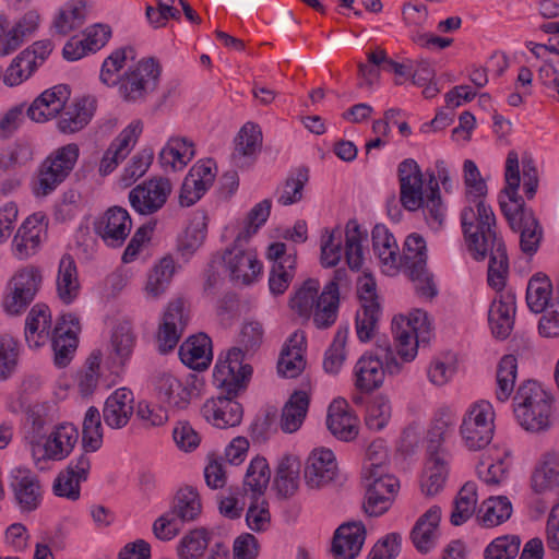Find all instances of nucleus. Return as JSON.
<instances>
[{
    "label": "nucleus",
    "instance_id": "nucleus-1",
    "mask_svg": "<svg viewBox=\"0 0 559 559\" xmlns=\"http://www.w3.org/2000/svg\"><path fill=\"white\" fill-rule=\"evenodd\" d=\"M392 332L394 349H382L383 357L367 352L356 361L353 377L357 390L372 392L383 384L385 372L399 374L404 364L417 357L419 343L429 340L431 323L426 311L414 309L407 316L400 314L393 319Z\"/></svg>",
    "mask_w": 559,
    "mask_h": 559
},
{
    "label": "nucleus",
    "instance_id": "nucleus-2",
    "mask_svg": "<svg viewBox=\"0 0 559 559\" xmlns=\"http://www.w3.org/2000/svg\"><path fill=\"white\" fill-rule=\"evenodd\" d=\"M270 212V200L265 199L257 203L240 224L233 246L225 250L223 263L231 281L251 284L260 275L262 264L258 260L257 252L251 249H245L243 245L265 224Z\"/></svg>",
    "mask_w": 559,
    "mask_h": 559
},
{
    "label": "nucleus",
    "instance_id": "nucleus-3",
    "mask_svg": "<svg viewBox=\"0 0 559 559\" xmlns=\"http://www.w3.org/2000/svg\"><path fill=\"white\" fill-rule=\"evenodd\" d=\"M361 478L366 488V513L382 515L391 508L400 489L399 479L389 472L388 451L382 441H374L368 447Z\"/></svg>",
    "mask_w": 559,
    "mask_h": 559
},
{
    "label": "nucleus",
    "instance_id": "nucleus-4",
    "mask_svg": "<svg viewBox=\"0 0 559 559\" xmlns=\"http://www.w3.org/2000/svg\"><path fill=\"white\" fill-rule=\"evenodd\" d=\"M342 271L335 273V278L329 282L319 295L320 282L317 278H308L298 286L288 300V308L293 314L310 320L318 329H328L333 325L337 318L340 292L337 281Z\"/></svg>",
    "mask_w": 559,
    "mask_h": 559
},
{
    "label": "nucleus",
    "instance_id": "nucleus-5",
    "mask_svg": "<svg viewBox=\"0 0 559 559\" xmlns=\"http://www.w3.org/2000/svg\"><path fill=\"white\" fill-rule=\"evenodd\" d=\"M400 183V201L409 212L423 210L427 224L439 228L445 219V206L441 201L438 181L429 182L425 194L424 178L419 165L413 158L404 159L397 168Z\"/></svg>",
    "mask_w": 559,
    "mask_h": 559
},
{
    "label": "nucleus",
    "instance_id": "nucleus-6",
    "mask_svg": "<svg viewBox=\"0 0 559 559\" xmlns=\"http://www.w3.org/2000/svg\"><path fill=\"white\" fill-rule=\"evenodd\" d=\"M516 421L527 431H545L551 426L552 395L539 382L526 380L513 396Z\"/></svg>",
    "mask_w": 559,
    "mask_h": 559
},
{
    "label": "nucleus",
    "instance_id": "nucleus-7",
    "mask_svg": "<svg viewBox=\"0 0 559 559\" xmlns=\"http://www.w3.org/2000/svg\"><path fill=\"white\" fill-rule=\"evenodd\" d=\"M468 249L476 260H484L489 247L501 240L496 233V217L485 199L466 201L461 213Z\"/></svg>",
    "mask_w": 559,
    "mask_h": 559
},
{
    "label": "nucleus",
    "instance_id": "nucleus-8",
    "mask_svg": "<svg viewBox=\"0 0 559 559\" xmlns=\"http://www.w3.org/2000/svg\"><path fill=\"white\" fill-rule=\"evenodd\" d=\"M427 243L425 238L413 233L404 241L403 252L399 254V270L413 282L417 295L431 299L438 294L433 276L427 269Z\"/></svg>",
    "mask_w": 559,
    "mask_h": 559
},
{
    "label": "nucleus",
    "instance_id": "nucleus-9",
    "mask_svg": "<svg viewBox=\"0 0 559 559\" xmlns=\"http://www.w3.org/2000/svg\"><path fill=\"white\" fill-rule=\"evenodd\" d=\"M495 419L496 412L489 401L479 400L469 404L459 427L463 445L469 451L486 448L493 438Z\"/></svg>",
    "mask_w": 559,
    "mask_h": 559
},
{
    "label": "nucleus",
    "instance_id": "nucleus-10",
    "mask_svg": "<svg viewBox=\"0 0 559 559\" xmlns=\"http://www.w3.org/2000/svg\"><path fill=\"white\" fill-rule=\"evenodd\" d=\"M80 156L79 145L69 143L51 152L41 163L33 192L46 197L62 183L73 170Z\"/></svg>",
    "mask_w": 559,
    "mask_h": 559
},
{
    "label": "nucleus",
    "instance_id": "nucleus-11",
    "mask_svg": "<svg viewBox=\"0 0 559 559\" xmlns=\"http://www.w3.org/2000/svg\"><path fill=\"white\" fill-rule=\"evenodd\" d=\"M159 64L154 59H144L124 71L117 84L119 96L127 103H142L158 86Z\"/></svg>",
    "mask_w": 559,
    "mask_h": 559
},
{
    "label": "nucleus",
    "instance_id": "nucleus-12",
    "mask_svg": "<svg viewBox=\"0 0 559 559\" xmlns=\"http://www.w3.org/2000/svg\"><path fill=\"white\" fill-rule=\"evenodd\" d=\"M243 359V350L240 347H233L227 352L225 359L219 358L214 367V383L228 395H237L250 381L252 367L245 364Z\"/></svg>",
    "mask_w": 559,
    "mask_h": 559
},
{
    "label": "nucleus",
    "instance_id": "nucleus-13",
    "mask_svg": "<svg viewBox=\"0 0 559 559\" xmlns=\"http://www.w3.org/2000/svg\"><path fill=\"white\" fill-rule=\"evenodd\" d=\"M41 282L35 267L20 270L8 283L2 307L9 314L23 312L33 301Z\"/></svg>",
    "mask_w": 559,
    "mask_h": 559
},
{
    "label": "nucleus",
    "instance_id": "nucleus-14",
    "mask_svg": "<svg viewBox=\"0 0 559 559\" xmlns=\"http://www.w3.org/2000/svg\"><path fill=\"white\" fill-rule=\"evenodd\" d=\"M79 440V430L73 424L63 423L55 427L40 448L35 451L34 463L39 469L45 468L47 461L66 459Z\"/></svg>",
    "mask_w": 559,
    "mask_h": 559
},
{
    "label": "nucleus",
    "instance_id": "nucleus-15",
    "mask_svg": "<svg viewBox=\"0 0 559 559\" xmlns=\"http://www.w3.org/2000/svg\"><path fill=\"white\" fill-rule=\"evenodd\" d=\"M173 191L168 178L154 177L138 185L129 193L131 206L142 215H151L159 211Z\"/></svg>",
    "mask_w": 559,
    "mask_h": 559
},
{
    "label": "nucleus",
    "instance_id": "nucleus-16",
    "mask_svg": "<svg viewBox=\"0 0 559 559\" xmlns=\"http://www.w3.org/2000/svg\"><path fill=\"white\" fill-rule=\"evenodd\" d=\"M307 337L301 330L294 331L282 346V378L300 379V386L307 381L308 390H310V381L305 370L307 367L306 359Z\"/></svg>",
    "mask_w": 559,
    "mask_h": 559
},
{
    "label": "nucleus",
    "instance_id": "nucleus-17",
    "mask_svg": "<svg viewBox=\"0 0 559 559\" xmlns=\"http://www.w3.org/2000/svg\"><path fill=\"white\" fill-rule=\"evenodd\" d=\"M338 473L335 454L332 450L314 448L305 465V483L311 489H321L335 480Z\"/></svg>",
    "mask_w": 559,
    "mask_h": 559
},
{
    "label": "nucleus",
    "instance_id": "nucleus-18",
    "mask_svg": "<svg viewBox=\"0 0 559 559\" xmlns=\"http://www.w3.org/2000/svg\"><path fill=\"white\" fill-rule=\"evenodd\" d=\"M143 131V124L140 120L131 121L112 140L105 151L98 171L102 176L111 174L118 165L131 153Z\"/></svg>",
    "mask_w": 559,
    "mask_h": 559
},
{
    "label": "nucleus",
    "instance_id": "nucleus-19",
    "mask_svg": "<svg viewBox=\"0 0 559 559\" xmlns=\"http://www.w3.org/2000/svg\"><path fill=\"white\" fill-rule=\"evenodd\" d=\"M80 330L79 319L72 313H64L58 320L51 334L55 364L58 367H66L73 358Z\"/></svg>",
    "mask_w": 559,
    "mask_h": 559
},
{
    "label": "nucleus",
    "instance_id": "nucleus-20",
    "mask_svg": "<svg viewBox=\"0 0 559 559\" xmlns=\"http://www.w3.org/2000/svg\"><path fill=\"white\" fill-rule=\"evenodd\" d=\"M187 323L188 316L183 301L181 299L170 301L163 314L157 334L158 350L162 354H166L177 346Z\"/></svg>",
    "mask_w": 559,
    "mask_h": 559
},
{
    "label": "nucleus",
    "instance_id": "nucleus-21",
    "mask_svg": "<svg viewBox=\"0 0 559 559\" xmlns=\"http://www.w3.org/2000/svg\"><path fill=\"white\" fill-rule=\"evenodd\" d=\"M48 219L45 213L29 215L17 229L13 239V250L19 259H26L36 253L46 237Z\"/></svg>",
    "mask_w": 559,
    "mask_h": 559
},
{
    "label": "nucleus",
    "instance_id": "nucleus-22",
    "mask_svg": "<svg viewBox=\"0 0 559 559\" xmlns=\"http://www.w3.org/2000/svg\"><path fill=\"white\" fill-rule=\"evenodd\" d=\"M10 488L22 511L36 510L43 499L38 477L26 467H15L10 473Z\"/></svg>",
    "mask_w": 559,
    "mask_h": 559
},
{
    "label": "nucleus",
    "instance_id": "nucleus-23",
    "mask_svg": "<svg viewBox=\"0 0 559 559\" xmlns=\"http://www.w3.org/2000/svg\"><path fill=\"white\" fill-rule=\"evenodd\" d=\"M96 233L109 247L123 245L132 229V221L126 209L114 206L108 209L95 225Z\"/></svg>",
    "mask_w": 559,
    "mask_h": 559
},
{
    "label": "nucleus",
    "instance_id": "nucleus-24",
    "mask_svg": "<svg viewBox=\"0 0 559 559\" xmlns=\"http://www.w3.org/2000/svg\"><path fill=\"white\" fill-rule=\"evenodd\" d=\"M204 419L219 429L240 425L243 417L242 405L230 396L209 399L201 408Z\"/></svg>",
    "mask_w": 559,
    "mask_h": 559
},
{
    "label": "nucleus",
    "instance_id": "nucleus-25",
    "mask_svg": "<svg viewBox=\"0 0 559 559\" xmlns=\"http://www.w3.org/2000/svg\"><path fill=\"white\" fill-rule=\"evenodd\" d=\"M366 539V527L361 522H347L340 525L333 536L334 559H355Z\"/></svg>",
    "mask_w": 559,
    "mask_h": 559
},
{
    "label": "nucleus",
    "instance_id": "nucleus-26",
    "mask_svg": "<svg viewBox=\"0 0 559 559\" xmlns=\"http://www.w3.org/2000/svg\"><path fill=\"white\" fill-rule=\"evenodd\" d=\"M326 426L336 439L345 442L354 440L359 431V420L344 399H336L330 404Z\"/></svg>",
    "mask_w": 559,
    "mask_h": 559
},
{
    "label": "nucleus",
    "instance_id": "nucleus-27",
    "mask_svg": "<svg viewBox=\"0 0 559 559\" xmlns=\"http://www.w3.org/2000/svg\"><path fill=\"white\" fill-rule=\"evenodd\" d=\"M515 295L511 290L497 295L488 311V322L497 338H507L514 324Z\"/></svg>",
    "mask_w": 559,
    "mask_h": 559
},
{
    "label": "nucleus",
    "instance_id": "nucleus-28",
    "mask_svg": "<svg viewBox=\"0 0 559 559\" xmlns=\"http://www.w3.org/2000/svg\"><path fill=\"white\" fill-rule=\"evenodd\" d=\"M134 413V395L127 388L115 390L105 401L103 418L111 429H121L128 425Z\"/></svg>",
    "mask_w": 559,
    "mask_h": 559
},
{
    "label": "nucleus",
    "instance_id": "nucleus-29",
    "mask_svg": "<svg viewBox=\"0 0 559 559\" xmlns=\"http://www.w3.org/2000/svg\"><path fill=\"white\" fill-rule=\"evenodd\" d=\"M154 389L157 400L166 408L183 409L190 403L191 390L171 373H158Z\"/></svg>",
    "mask_w": 559,
    "mask_h": 559
},
{
    "label": "nucleus",
    "instance_id": "nucleus-30",
    "mask_svg": "<svg viewBox=\"0 0 559 559\" xmlns=\"http://www.w3.org/2000/svg\"><path fill=\"white\" fill-rule=\"evenodd\" d=\"M70 97L68 85H56L43 92L28 107L27 116L36 122H44L56 117L64 107Z\"/></svg>",
    "mask_w": 559,
    "mask_h": 559
},
{
    "label": "nucleus",
    "instance_id": "nucleus-31",
    "mask_svg": "<svg viewBox=\"0 0 559 559\" xmlns=\"http://www.w3.org/2000/svg\"><path fill=\"white\" fill-rule=\"evenodd\" d=\"M111 37V28L105 24H94L84 32L83 39L72 38L63 47V57L75 61L87 52H95L103 48Z\"/></svg>",
    "mask_w": 559,
    "mask_h": 559
},
{
    "label": "nucleus",
    "instance_id": "nucleus-32",
    "mask_svg": "<svg viewBox=\"0 0 559 559\" xmlns=\"http://www.w3.org/2000/svg\"><path fill=\"white\" fill-rule=\"evenodd\" d=\"M195 156L191 139L181 135L170 136L158 154V162L166 171L182 170Z\"/></svg>",
    "mask_w": 559,
    "mask_h": 559
},
{
    "label": "nucleus",
    "instance_id": "nucleus-33",
    "mask_svg": "<svg viewBox=\"0 0 559 559\" xmlns=\"http://www.w3.org/2000/svg\"><path fill=\"white\" fill-rule=\"evenodd\" d=\"M372 249L380 261L382 272L393 276L399 272V246L384 225H376L371 231Z\"/></svg>",
    "mask_w": 559,
    "mask_h": 559
},
{
    "label": "nucleus",
    "instance_id": "nucleus-34",
    "mask_svg": "<svg viewBox=\"0 0 559 559\" xmlns=\"http://www.w3.org/2000/svg\"><path fill=\"white\" fill-rule=\"evenodd\" d=\"M309 402L308 383L305 381L304 388L294 390L282 407V432L294 433L301 428Z\"/></svg>",
    "mask_w": 559,
    "mask_h": 559
},
{
    "label": "nucleus",
    "instance_id": "nucleus-35",
    "mask_svg": "<svg viewBox=\"0 0 559 559\" xmlns=\"http://www.w3.org/2000/svg\"><path fill=\"white\" fill-rule=\"evenodd\" d=\"M441 520V508L430 507L415 523L411 537L415 548L420 552H428L432 549L439 536V523Z\"/></svg>",
    "mask_w": 559,
    "mask_h": 559
},
{
    "label": "nucleus",
    "instance_id": "nucleus-36",
    "mask_svg": "<svg viewBox=\"0 0 559 559\" xmlns=\"http://www.w3.org/2000/svg\"><path fill=\"white\" fill-rule=\"evenodd\" d=\"M261 146V128L253 122L245 123L235 139V148L231 154L234 165L237 167L249 165L250 160L260 152Z\"/></svg>",
    "mask_w": 559,
    "mask_h": 559
},
{
    "label": "nucleus",
    "instance_id": "nucleus-37",
    "mask_svg": "<svg viewBox=\"0 0 559 559\" xmlns=\"http://www.w3.org/2000/svg\"><path fill=\"white\" fill-rule=\"evenodd\" d=\"M179 357L191 369H206L213 357L211 338L204 333L190 336L180 345Z\"/></svg>",
    "mask_w": 559,
    "mask_h": 559
},
{
    "label": "nucleus",
    "instance_id": "nucleus-38",
    "mask_svg": "<svg viewBox=\"0 0 559 559\" xmlns=\"http://www.w3.org/2000/svg\"><path fill=\"white\" fill-rule=\"evenodd\" d=\"M51 314L46 305H35L26 318L25 340L29 347L38 348L50 337Z\"/></svg>",
    "mask_w": 559,
    "mask_h": 559
},
{
    "label": "nucleus",
    "instance_id": "nucleus-39",
    "mask_svg": "<svg viewBox=\"0 0 559 559\" xmlns=\"http://www.w3.org/2000/svg\"><path fill=\"white\" fill-rule=\"evenodd\" d=\"M57 296L64 304H72L80 295L81 285L79 282L75 261L69 254L60 259L56 280Z\"/></svg>",
    "mask_w": 559,
    "mask_h": 559
},
{
    "label": "nucleus",
    "instance_id": "nucleus-40",
    "mask_svg": "<svg viewBox=\"0 0 559 559\" xmlns=\"http://www.w3.org/2000/svg\"><path fill=\"white\" fill-rule=\"evenodd\" d=\"M510 466V453L503 449H496L481 460L477 474L485 484L499 485L507 478Z\"/></svg>",
    "mask_w": 559,
    "mask_h": 559
},
{
    "label": "nucleus",
    "instance_id": "nucleus-41",
    "mask_svg": "<svg viewBox=\"0 0 559 559\" xmlns=\"http://www.w3.org/2000/svg\"><path fill=\"white\" fill-rule=\"evenodd\" d=\"M271 479V469L265 457L257 455L253 457L243 478V491L250 499H261Z\"/></svg>",
    "mask_w": 559,
    "mask_h": 559
},
{
    "label": "nucleus",
    "instance_id": "nucleus-42",
    "mask_svg": "<svg viewBox=\"0 0 559 559\" xmlns=\"http://www.w3.org/2000/svg\"><path fill=\"white\" fill-rule=\"evenodd\" d=\"M532 488L537 493H559V456L545 454L532 476Z\"/></svg>",
    "mask_w": 559,
    "mask_h": 559
},
{
    "label": "nucleus",
    "instance_id": "nucleus-43",
    "mask_svg": "<svg viewBox=\"0 0 559 559\" xmlns=\"http://www.w3.org/2000/svg\"><path fill=\"white\" fill-rule=\"evenodd\" d=\"M207 233L205 217H193L185 230L177 238L178 255L189 261L203 245Z\"/></svg>",
    "mask_w": 559,
    "mask_h": 559
},
{
    "label": "nucleus",
    "instance_id": "nucleus-44",
    "mask_svg": "<svg viewBox=\"0 0 559 559\" xmlns=\"http://www.w3.org/2000/svg\"><path fill=\"white\" fill-rule=\"evenodd\" d=\"M136 337L128 323L118 324L110 336L108 358L115 365H124L130 359Z\"/></svg>",
    "mask_w": 559,
    "mask_h": 559
},
{
    "label": "nucleus",
    "instance_id": "nucleus-45",
    "mask_svg": "<svg viewBox=\"0 0 559 559\" xmlns=\"http://www.w3.org/2000/svg\"><path fill=\"white\" fill-rule=\"evenodd\" d=\"M512 504L506 496H492L480 504L477 520L485 527H495L504 523L512 514Z\"/></svg>",
    "mask_w": 559,
    "mask_h": 559
},
{
    "label": "nucleus",
    "instance_id": "nucleus-46",
    "mask_svg": "<svg viewBox=\"0 0 559 559\" xmlns=\"http://www.w3.org/2000/svg\"><path fill=\"white\" fill-rule=\"evenodd\" d=\"M202 510V499L197 488L185 486L177 491L171 512L181 522L197 521L201 516Z\"/></svg>",
    "mask_w": 559,
    "mask_h": 559
},
{
    "label": "nucleus",
    "instance_id": "nucleus-47",
    "mask_svg": "<svg viewBox=\"0 0 559 559\" xmlns=\"http://www.w3.org/2000/svg\"><path fill=\"white\" fill-rule=\"evenodd\" d=\"M518 377V359L513 355H504L497 366L495 397L506 403L514 392Z\"/></svg>",
    "mask_w": 559,
    "mask_h": 559
},
{
    "label": "nucleus",
    "instance_id": "nucleus-48",
    "mask_svg": "<svg viewBox=\"0 0 559 559\" xmlns=\"http://www.w3.org/2000/svg\"><path fill=\"white\" fill-rule=\"evenodd\" d=\"M490 255L488 265L487 282L488 285L497 292V295L504 293L503 290L507 274L509 270L506 247L502 240H498L489 247Z\"/></svg>",
    "mask_w": 559,
    "mask_h": 559
},
{
    "label": "nucleus",
    "instance_id": "nucleus-49",
    "mask_svg": "<svg viewBox=\"0 0 559 559\" xmlns=\"http://www.w3.org/2000/svg\"><path fill=\"white\" fill-rule=\"evenodd\" d=\"M448 477V465L439 454L431 455L425 465L420 480V489L425 496L432 497L439 493Z\"/></svg>",
    "mask_w": 559,
    "mask_h": 559
},
{
    "label": "nucleus",
    "instance_id": "nucleus-50",
    "mask_svg": "<svg viewBox=\"0 0 559 559\" xmlns=\"http://www.w3.org/2000/svg\"><path fill=\"white\" fill-rule=\"evenodd\" d=\"M86 20V5L82 0L66 3L53 20V27L59 35H68L80 28Z\"/></svg>",
    "mask_w": 559,
    "mask_h": 559
},
{
    "label": "nucleus",
    "instance_id": "nucleus-51",
    "mask_svg": "<svg viewBox=\"0 0 559 559\" xmlns=\"http://www.w3.org/2000/svg\"><path fill=\"white\" fill-rule=\"evenodd\" d=\"M552 285L543 274L534 275L526 288V304L531 311L542 313L551 305Z\"/></svg>",
    "mask_w": 559,
    "mask_h": 559
},
{
    "label": "nucleus",
    "instance_id": "nucleus-52",
    "mask_svg": "<svg viewBox=\"0 0 559 559\" xmlns=\"http://www.w3.org/2000/svg\"><path fill=\"white\" fill-rule=\"evenodd\" d=\"M133 49L129 47L114 50L103 62L99 80L107 86H117L123 74L121 71L127 67L128 60H133Z\"/></svg>",
    "mask_w": 559,
    "mask_h": 559
},
{
    "label": "nucleus",
    "instance_id": "nucleus-53",
    "mask_svg": "<svg viewBox=\"0 0 559 559\" xmlns=\"http://www.w3.org/2000/svg\"><path fill=\"white\" fill-rule=\"evenodd\" d=\"M428 381L442 388L450 383L457 372V359L452 353H444L435 356L427 367Z\"/></svg>",
    "mask_w": 559,
    "mask_h": 559
},
{
    "label": "nucleus",
    "instance_id": "nucleus-54",
    "mask_svg": "<svg viewBox=\"0 0 559 559\" xmlns=\"http://www.w3.org/2000/svg\"><path fill=\"white\" fill-rule=\"evenodd\" d=\"M175 272L174 260L163 258L148 273L145 284V294L150 298L160 297L168 288Z\"/></svg>",
    "mask_w": 559,
    "mask_h": 559
},
{
    "label": "nucleus",
    "instance_id": "nucleus-55",
    "mask_svg": "<svg viewBox=\"0 0 559 559\" xmlns=\"http://www.w3.org/2000/svg\"><path fill=\"white\" fill-rule=\"evenodd\" d=\"M478 501L477 486L475 483H466L457 492L454 500L453 511L450 521L459 526L465 523L476 511Z\"/></svg>",
    "mask_w": 559,
    "mask_h": 559
},
{
    "label": "nucleus",
    "instance_id": "nucleus-56",
    "mask_svg": "<svg viewBox=\"0 0 559 559\" xmlns=\"http://www.w3.org/2000/svg\"><path fill=\"white\" fill-rule=\"evenodd\" d=\"M210 533L203 527L194 528L185 534L177 544L179 559H201L209 546Z\"/></svg>",
    "mask_w": 559,
    "mask_h": 559
},
{
    "label": "nucleus",
    "instance_id": "nucleus-57",
    "mask_svg": "<svg viewBox=\"0 0 559 559\" xmlns=\"http://www.w3.org/2000/svg\"><path fill=\"white\" fill-rule=\"evenodd\" d=\"M88 105L87 99H81L66 108L58 121L59 130L63 133H74L83 129L93 116Z\"/></svg>",
    "mask_w": 559,
    "mask_h": 559
},
{
    "label": "nucleus",
    "instance_id": "nucleus-58",
    "mask_svg": "<svg viewBox=\"0 0 559 559\" xmlns=\"http://www.w3.org/2000/svg\"><path fill=\"white\" fill-rule=\"evenodd\" d=\"M82 444L85 452H95L103 444L102 417L95 406L88 407L84 415Z\"/></svg>",
    "mask_w": 559,
    "mask_h": 559
},
{
    "label": "nucleus",
    "instance_id": "nucleus-59",
    "mask_svg": "<svg viewBox=\"0 0 559 559\" xmlns=\"http://www.w3.org/2000/svg\"><path fill=\"white\" fill-rule=\"evenodd\" d=\"M367 234L361 231L356 222H349L346 225V249L345 258L348 266L358 271L364 263L362 241Z\"/></svg>",
    "mask_w": 559,
    "mask_h": 559
},
{
    "label": "nucleus",
    "instance_id": "nucleus-60",
    "mask_svg": "<svg viewBox=\"0 0 559 559\" xmlns=\"http://www.w3.org/2000/svg\"><path fill=\"white\" fill-rule=\"evenodd\" d=\"M154 159V151L144 147L138 151L128 162L121 174L120 180L124 187H129L143 177Z\"/></svg>",
    "mask_w": 559,
    "mask_h": 559
},
{
    "label": "nucleus",
    "instance_id": "nucleus-61",
    "mask_svg": "<svg viewBox=\"0 0 559 559\" xmlns=\"http://www.w3.org/2000/svg\"><path fill=\"white\" fill-rule=\"evenodd\" d=\"M309 180V170L304 166L289 170L282 189V205H292L301 201L304 188Z\"/></svg>",
    "mask_w": 559,
    "mask_h": 559
},
{
    "label": "nucleus",
    "instance_id": "nucleus-62",
    "mask_svg": "<svg viewBox=\"0 0 559 559\" xmlns=\"http://www.w3.org/2000/svg\"><path fill=\"white\" fill-rule=\"evenodd\" d=\"M343 236L340 228L325 229L321 236V264L333 267L338 264L343 255Z\"/></svg>",
    "mask_w": 559,
    "mask_h": 559
},
{
    "label": "nucleus",
    "instance_id": "nucleus-63",
    "mask_svg": "<svg viewBox=\"0 0 559 559\" xmlns=\"http://www.w3.org/2000/svg\"><path fill=\"white\" fill-rule=\"evenodd\" d=\"M392 416V405L384 395L374 396L367 406L366 425L369 429L382 430Z\"/></svg>",
    "mask_w": 559,
    "mask_h": 559
},
{
    "label": "nucleus",
    "instance_id": "nucleus-64",
    "mask_svg": "<svg viewBox=\"0 0 559 559\" xmlns=\"http://www.w3.org/2000/svg\"><path fill=\"white\" fill-rule=\"evenodd\" d=\"M36 70L34 58L28 52H20L7 68L3 82L7 86H17L27 80Z\"/></svg>",
    "mask_w": 559,
    "mask_h": 559
}]
</instances>
